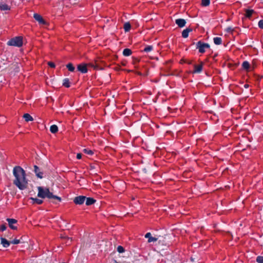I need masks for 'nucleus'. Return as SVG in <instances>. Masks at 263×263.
Here are the masks:
<instances>
[{"label": "nucleus", "instance_id": "1", "mask_svg": "<svg viewBox=\"0 0 263 263\" xmlns=\"http://www.w3.org/2000/svg\"><path fill=\"white\" fill-rule=\"evenodd\" d=\"M13 174L15 177L13 183L19 189L23 190L27 187V181L25 177V171L19 166H15L13 170Z\"/></svg>", "mask_w": 263, "mask_h": 263}, {"label": "nucleus", "instance_id": "2", "mask_svg": "<svg viewBox=\"0 0 263 263\" xmlns=\"http://www.w3.org/2000/svg\"><path fill=\"white\" fill-rule=\"evenodd\" d=\"M38 194L37 196L42 198H45L46 197L49 199H58L60 201L61 200V198L57 196L53 195L52 193L49 191V189L44 188L42 186L37 187Z\"/></svg>", "mask_w": 263, "mask_h": 263}, {"label": "nucleus", "instance_id": "3", "mask_svg": "<svg viewBox=\"0 0 263 263\" xmlns=\"http://www.w3.org/2000/svg\"><path fill=\"white\" fill-rule=\"evenodd\" d=\"M7 44L9 46L21 47L23 45V38L21 36L15 37L9 41Z\"/></svg>", "mask_w": 263, "mask_h": 263}, {"label": "nucleus", "instance_id": "4", "mask_svg": "<svg viewBox=\"0 0 263 263\" xmlns=\"http://www.w3.org/2000/svg\"><path fill=\"white\" fill-rule=\"evenodd\" d=\"M210 47L209 44L204 43L201 41H199L196 44V48L198 49L199 52L200 53H204L205 49Z\"/></svg>", "mask_w": 263, "mask_h": 263}, {"label": "nucleus", "instance_id": "5", "mask_svg": "<svg viewBox=\"0 0 263 263\" xmlns=\"http://www.w3.org/2000/svg\"><path fill=\"white\" fill-rule=\"evenodd\" d=\"M86 197L84 196H79L74 198L73 202L77 204H82L85 201Z\"/></svg>", "mask_w": 263, "mask_h": 263}, {"label": "nucleus", "instance_id": "6", "mask_svg": "<svg viewBox=\"0 0 263 263\" xmlns=\"http://www.w3.org/2000/svg\"><path fill=\"white\" fill-rule=\"evenodd\" d=\"M33 17L34 19L37 21L40 24L45 25L46 24V22L44 20L43 17L40 14L37 13H34L33 15Z\"/></svg>", "mask_w": 263, "mask_h": 263}, {"label": "nucleus", "instance_id": "7", "mask_svg": "<svg viewBox=\"0 0 263 263\" xmlns=\"http://www.w3.org/2000/svg\"><path fill=\"white\" fill-rule=\"evenodd\" d=\"M78 70L82 73H86L87 72V65L84 63L78 65Z\"/></svg>", "mask_w": 263, "mask_h": 263}, {"label": "nucleus", "instance_id": "8", "mask_svg": "<svg viewBox=\"0 0 263 263\" xmlns=\"http://www.w3.org/2000/svg\"><path fill=\"white\" fill-rule=\"evenodd\" d=\"M7 221L8 222L9 226L13 230L17 229L16 227L14 226L17 222V220L14 219L7 218Z\"/></svg>", "mask_w": 263, "mask_h": 263}, {"label": "nucleus", "instance_id": "9", "mask_svg": "<svg viewBox=\"0 0 263 263\" xmlns=\"http://www.w3.org/2000/svg\"><path fill=\"white\" fill-rule=\"evenodd\" d=\"M145 237L146 238H148V242H155L158 240V238L156 237H152L151 233L148 232L145 235Z\"/></svg>", "mask_w": 263, "mask_h": 263}, {"label": "nucleus", "instance_id": "10", "mask_svg": "<svg viewBox=\"0 0 263 263\" xmlns=\"http://www.w3.org/2000/svg\"><path fill=\"white\" fill-rule=\"evenodd\" d=\"M176 24L179 27H183L185 25L186 21L184 19L182 18H179L177 19L175 21Z\"/></svg>", "mask_w": 263, "mask_h": 263}, {"label": "nucleus", "instance_id": "11", "mask_svg": "<svg viewBox=\"0 0 263 263\" xmlns=\"http://www.w3.org/2000/svg\"><path fill=\"white\" fill-rule=\"evenodd\" d=\"M34 171L37 177L40 178H43V173L40 171V169L36 166H34Z\"/></svg>", "mask_w": 263, "mask_h": 263}, {"label": "nucleus", "instance_id": "12", "mask_svg": "<svg viewBox=\"0 0 263 263\" xmlns=\"http://www.w3.org/2000/svg\"><path fill=\"white\" fill-rule=\"evenodd\" d=\"M1 244L3 245V246L5 248L8 247L10 244V242L8 241L6 239L4 238H1Z\"/></svg>", "mask_w": 263, "mask_h": 263}, {"label": "nucleus", "instance_id": "13", "mask_svg": "<svg viewBox=\"0 0 263 263\" xmlns=\"http://www.w3.org/2000/svg\"><path fill=\"white\" fill-rule=\"evenodd\" d=\"M202 69V65H194V72L195 73H200Z\"/></svg>", "mask_w": 263, "mask_h": 263}, {"label": "nucleus", "instance_id": "14", "mask_svg": "<svg viewBox=\"0 0 263 263\" xmlns=\"http://www.w3.org/2000/svg\"><path fill=\"white\" fill-rule=\"evenodd\" d=\"M192 31L191 28H186L184 29L182 32V36L184 38H186L189 36V33Z\"/></svg>", "mask_w": 263, "mask_h": 263}, {"label": "nucleus", "instance_id": "15", "mask_svg": "<svg viewBox=\"0 0 263 263\" xmlns=\"http://www.w3.org/2000/svg\"><path fill=\"white\" fill-rule=\"evenodd\" d=\"M30 199L32 201L33 204H41L43 202L42 199H40L36 198L31 197Z\"/></svg>", "mask_w": 263, "mask_h": 263}, {"label": "nucleus", "instance_id": "16", "mask_svg": "<svg viewBox=\"0 0 263 263\" xmlns=\"http://www.w3.org/2000/svg\"><path fill=\"white\" fill-rule=\"evenodd\" d=\"M86 204L87 205H90L93 204L96 202V200L92 198H86Z\"/></svg>", "mask_w": 263, "mask_h": 263}, {"label": "nucleus", "instance_id": "17", "mask_svg": "<svg viewBox=\"0 0 263 263\" xmlns=\"http://www.w3.org/2000/svg\"><path fill=\"white\" fill-rule=\"evenodd\" d=\"M23 118L26 122L32 121L33 120V118L29 114H25Z\"/></svg>", "mask_w": 263, "mask_h": 263}, {"label": "nucleus", "instance_id": "18", "mask_svg": "<svg viewBox=\"0 0 263 263\" xmlns=\"http://www.w3.org/2000/svg\"><path fill=\"white\" fill-rule=\"evenodd\" d=\"M0 9L1 10H10V7L5 4H0Z\"/></svg>", "mask_w": 263, "mask_h": 263}, {"label": "nucleus", "instance_id": "19", "mask_svg": "<svg viewBox=\"0 0 263 263\" xmlns=\"http://www.w3.org/2000/svg\"><path fill=\"white\" fill-rule=\"evenodd\" d=\"M132 51L130 49H128V48H126L125 49H124L123 51V54L124 56H129L132 54Z\"/></svg>", "mask_w": 263, "mask_h": 263}, {"label": "nucleus", "instance_id": "20", "mask_svg": "<svg viewBox=\"0 0 263 263\" xmlns=\"http://www.w3.org/2000/svg\"><path fill=\"white\" fill-rule=\"evenodd\" d=\"M50 130L52 133H56L58 131V127L56 125H52L50 127Z\"/></svg>", "mask_w": 263, "mask_h": 263}, {"label": "nucleus", "instance_id": "21", "mask_svg": "<svg viewBox=\"0 0 263 263\" xmlns=\"http://www.w3.org/2000/svg\"><path fill=\"white\" fill-rule=\"evenodd\" d=\"M214 43L216 45H220L222 43V40L221 37H215L213 39Z\"/></svg>", "mask_w": 263, "mask_h": 263}, {"label": "nucleus", "instance_id": "22", "mask_svg": "<svg viewBox=\"0 0 263 263\" xmlns=\"http://www.w3.org/2000/svg\"><path fill=\"white\" fill-rule=\"evenodd\" d=\"M131 28V25L129 23L127 22L124 24V29L125 32H128L129 31Z\"/></svg>", "mask_w": 263, "mask_h": 263}, {"label": "nucleus", "instance_id": "23", "mask_svg": "<svg viewBox=\"0 0 263 263\" xmlns=\"http://www.w3.org/2000/svg\"><path fill=\"white\" fill-rule=\"evenodd\" d=\"M66 67L68 68V69L71 72L74 71L75 68L73 66V65L71 63H68L66 65Z\"/></svg>", "mask_w": 263, "mask_h": 263}, {"label": "nucleus", "instance_id": "24", "mask_svg": "<svg viewBox=\"0 0 263 263\" xmlns=\"http://www.w3.org/2000/svg\"><path fill=\"white\" fill-rule=\"evenodd\" d=\"M254 11L253 10H246V16L247 17H250L252 15V13H253Z\"/></svg>", "mask_w": 263, "mask_h": 263}, {"label": "nucleus", "instance_id": "25", "mask_svg": "<svg viewBox=\"0 0 263 263\" xmlns=\"http://www.w3.org/2000/svg\"><path fill=\"white\" fill-rule=\"evenodd\" d=\"M242 67L245 69H248L250 67V64L247 61H244L242 64Z\"/></svg>", "mask_w": 263, "mask_h": 263}, {"label": "nucleus", "instance_id": "26", "mask_svg": "<svg viewBox=\"0 0 263 263\" xmlns=\"http://www.w3.org/2000/svg\"><path fill=\"white\" fill-rule=\"evenodd\" d=\"M210 3V0H201V5L203 6H208L209 5Z\"/></svg>", "mask_w": 263, "mask_h": 263}, {"label": "nucleus", "instance_id": "27", "mask_svg": "<svg viewBox=\"0 0 263 263\" xmlns=\"http://www.w3.org/2000/svg\"><path fill=\"white\" fill-rule=\"evenodd\" d=\"M63 85L65 86L66 87H69L70 86L69 85V81L68 79H65L63 80Z\"/></svg>", "mask_w": 263, "mask_h": 263}, {"label": "nucleus", "instance_id": "28", "mask_svg": "<svg viewBox=\"0 0 263 263\" xmlns=\"http://www.w3.org/2000/svg\"><path fill=\"white\" fill-rule=\"evenodd\" d=\"M153 49V47L152 46H147L146 47H145L144 49V51H145V52H149L151 51H152Z\"/></svg>", "mask_w": 263, "mask_h": 263}, {"label": "nucleus", "instance_id": "29", "mask_svg": "<svg viewBox=\"0 0 263 263\" xmlns=\"http://www.w3.org/2000/svg\"><path fill=\"white\" fill-rule=\"evenodd\" d=\"M83 152H84V153H85L87 154H88L89 155H91L93 154V152L90 149H84Z\"/></svg>", "mask_w": 263, "mask_h": 263}, {"label": "nucleus", "instance_id": "30", "mask_svg": "<svg viewBox=\"0 0 263 263\" xmlns=\"http://www.w3.org/2000/svg\"><path fill=\"white\" fill-rule=\"evenodd\" d=\"M256 261L258 263H263V256H259L256 258Z\"/></svg>", "mask_w": 263, "mask_h": 263}, {"label": "nucleus", "instance_id": "31", "mask_svg": "<svg viewBox=\"0 0 263 263\" xmlns=\"http://www.w3.org/2000/svg\"><path fill=\"white\" fill-rule=\"evenodd\" d=\"M117 251L120 253H123L124 252V249L122 246H119L117 248Z\"/></svg>", "mask_w": 263, "mask_h": 263}, {"label": "nucleus", "instance_id": "32", "mask_svg": "<svg viewBox=\"0 0 263 263\" xmlns=\"http://www.w3.org/2000/svg\"><path fill=\"white\" fill-rule=\"evenodd\" d=\"M258 26L260 28L263 29V20H260L259 21Z\"/></svg>", "mask_w": 263, "mask_h": 263}, {"label": "nucleus", "instance_id": "33", "mask_svg": "<svg viewBox=\"0 0 263 263\" xmlns=\"http://www.w3.org/2000/svg\"><path fill=\"white\" fill-rule=\"evenodd\" d=\"M20 242V240L19 239H15L12 240L10 243L13 244H18Z\"/></svg>", "mask_w": 263, "mask_h": 263}, {"label": "nucleus", "instance_id": "34", "mask_svg": "<svg viewBox=\"0 0 263 263\" xmlns=\"http://www.w3.org/2000/svg\"><path fill=\"white\" fill-rule=\"evenodd\" d=\"M6 226L5 224H2L0 227V230L2 231H4L6 230Z\"/></svg>", "mask_w": 263, "mask_h": 263}, {"label": "nucleus", "instance_id": "35", "mask_svg": "<svg viewBox=\"0 0 263 263\" xmlns=\"http://www.w3.org/2000/svg\"><path fill=\"white\" fill-rule=\"evenodd\" d=\"M48 65H49L50 67H52V68H54V67H55V64H54L53 62H49L48 63Z\"/></svg>", "mask_w": 263, "mask_h": 263}, {"label": "nucleus", "instance_id": "36", "mask_svg": "<svg viewBox=\"0 0 263 263\" xmlns=\"http://www.w3.org/2000/svg\"><path fill=\"white\" fill-rule=\"evenodd\" d=\"M89 65L92 67H93L95 69H98L99 67L97 64H96V65H94L93 64H90Z\"/></svg>", "mask_w": 263, "mask_h": 263}, {"label": "nucleus", "instance_id": "37", "mask_svg": "<svg viewBox=\"0 0 263 263\" xmlns=\"http://www.w3.org/2000/svg\"><path fill=\"white\" fill-rule=\"evenodd\" d=\"M67 241L66 242V243L67 244V245H69L70 242L71 241V238H69V237H67Z\"/></svg>", "mask_w": 263, "mask_h": 263}, {"label": "nucleus", "instance_id": "38", "mask_svg": "<svg viewBox=\"0 0 263 263\" xmlns=\"http://www.w3.org/2000/svg\"><path fill=\"white\" fill-rule=\"evenodd\" d=\"M226 31L228 32H231L233 31V29L231 27H228L226 29Z\"/></svg>", "mask_w": 263, "mask_h": 263}, {"label": "nucleus", "instance_id": "39", "mask_svg": "<svg viewBox=\"0 0 263 263\" xmlns=\"http://www.w3.org/2000/svg\"><path fill=\"white\" fill-rule=\"evenodd\" d=\"M81 157H82V154H80V153L77 154V159H80L81 158Z\"/></svg>", "mask_w": 263, "mask_h": 263}, {"label": "nucleus", "instance_id": "40", "mask_svg": "<svg viewBox=\"0 0 263 263\" xmlns=\"http://www.w3.org/2000/svg\"><path fill=\"white\" fill-rule=\"evenodd\" d=\"M244 87L246 88H248L249 87V85L248 84H245L244 85Z\"/></svg>", "mask_w": 263, "mask_h": 263}]
</instances>
